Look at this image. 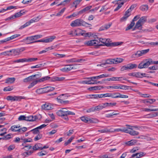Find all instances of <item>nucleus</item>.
<instances>
[{"instance_id":"obj_1","label":"nucleus","mask_w":158,"mask_h":158,"mask_svg":"<svg viewBox=\"0 0 158 158\" xmlns=\"http://www.w3.org/2000/svg\"><path fill=\"white\" fill-rule=\"evenodd\" d=\"M98 41H100V42L103 43V44H101L102 45L106 46L107 47L110 46H116L119 45H121L122 43V42H117L114 43H110V39H102V38H100L98 39Z\"/></svg>"},{"instance_id":"obj_2","label":"nucleus","mask_w":158,"mask_h":158,"mask_svg":"<svg viewBox=\"0 0 158 158\" xmlns=\"http://www.w3.org/2000/svg\"><path fill=\"white\" fill-rule=\"evenodd\" d=\"M65 78L63 77H54L51 78L48 76L42 77L40 79L38 80L39 82L44 81L50 79V81H51L55 82L56 81H61L64 80Z\"/></svg>"},{"instance_id":"obj_3","label":"nucleus","mask_w":158,"mask_h":158,"mask_svg":"<svg viewBox=\"0 0 158 158\" xmlns=\"http://www.w3.org/2000/svg\"><path fill=\"white\" fill-rule=\"evenodd\" d=\"M152 60L151 58L144 60L139 64L138 68L140 69L147 68L149 65L152 64Z\"/></svg>"},{"instance_id":"obj_4","label":"nucleus","mask_w":158,"mask_h":158,"mask_svg":"<svg viewBox=\"0 0 158 158\" xmlns=\"http://www.w3.org/2000/svg\"><path fill=\"white\" fill-rule=\"evenodd\" d=\"M56 114L59 116L62 117L63 116L68 115H74L75 113L73 112L66 110L65 108H62L61 109L59 110L56 112Z\"/></svg>"},{"instance_id":"obj_5","label":"nucleus","mask_w":158,"mask_h":158,"mask_svg":"<svg viewBox=\"0 0 158 158\" xmlns=\"http://www.w3.org/2000/svg\"><path fill=\"white\" fill-rule=\"evenodd\" d=\"M84 44L87 46H95L96 48H98L102 45L100 44V41L96 39L86 41Z\"/></svg>"},{"instance_id":"obj_6","label":"nucleus","mask_w":158,"mask_h":158,"mask_svg":"<svg viewBox=\"0 0 158 158\" xmlns=\"http://www.w3.org/2000/svg\"><path fill=\"white\" fill-rule=\"evenodd\" d=\"M42 17L40 16H38L37 17H35L30 20L26 22L20 28V29H22L25 27H26L30 25L31 23L34 22H36L39 21L41 18Z\"/></svg>"},{"instance_id":"obj_7","label":"nucleus","mask_w":158,"mask_h":158,"mask_svg":"<svg viewBox=\"0 0 158 158\" xmlns=\"http://www.w3.org/2000/svg\"><path fill=\"white\" fill-rule=\"evenodd\" d=\"M25 98L22 96H8L6 97V99L8 101H10L11 102H20L22 99H24Z\"/></svg>"},{"instance_id":"obj_8","label":"nucleus","mask_w":158,"mask_h":158,"mask_svg":"<svg viewBox=\"0 0 158 158\" xmlns=\"http://www.w3.org/2000/svg\"><path fill=\"white\" fill-rule=\"evenodd\" d=\"M80 64H74L71 65H66L65 67L60 69L62 72H68L70 71L72 69H77V67Z\"/></svg>"},{"instance_id":"obj_9","label":"nucleus","mask_w":158,"mask_h":158,"mask_svg":"<svg viewBox=\"0 0 158 158\" xmlns=\"http://www.w3.org/2000/svg\"><path fill=\"white\" fill-rule=\"evenodd\" d=\"M126 126H127V127H126V130H127V131L126 133H129L132 136H135L139 135V132L138 131L133 130L131 127V126L128 125H126Z\"/></svg>"},{"instance_id":"obj_10","label":"nucleus","mask_w":158,"mask_h":158,"mask_svg":"<svg viewBox=\"0 0 158 158\" xmlns=\"http://www.w3.org/2000/svg\"><path fill=\"white\" fill-rule=\"evenodd\" d=\"M81 120L85 123H97L98 122V119L94 118H90L87 117L82 116L81 118Z\"/></svg>"},{"instance_id":"obj_11","label":"nucleus","mask_w":158,"mask_h":158,"mask_svg":"<svg viewBox=\"0 0 158 158\" xmlns=\"http://www.w3.org/2000/svg\"><path fill=\"white\" fill-rule=\"evenodd\" d=\"M83 20L81 19H77L73 21L70 24L72 27L82 26Z\"/></svg>"},{"instance_id":"obj_12","label":"nucleus","mask_w":158,"mask_h":158,"mask_svg":"<svg viewBox=\"0 0 158 158\" xmlns=\"http://www.w3.org/2000/svg\"><path fill=\"white\" fill-rule=\"evenodd\" d=\"M56 38V36L54 35L50 36L47 38L44 39H41L40 40L34 41L35 43L38 42H42L44 43H50L52 42Z\"/></svg>"},{"instance_id":"obj_13","label":"nucleus","mask_w":158,"mask_h":158,"mask_svg":"<svg viewBox=\"0 0 158 158\" xmlns=\"http://www.w3.org/2000/svg\"><path fill=\"white\" fill-rule=\"evenodd\" d=\"M20 127L19 125H14L12 126L10 130L12 131H18L19 133H23L21 128H19Z\"/></svg>"},{"instance_id":"obj_14","label":"nucleus","mask_w":158,"mask_h":158,"mask_svg":"<svg viewBox=\"0 0 158 158\" xmlns=\"http://www.w3.org/2000/svg\"><path fill=\"white\" fill-rule=\"evenodd\" d=\"M52 106L48 102L45 103L41 106V109L43 110H48L52 109Z\"/></svg>"},{"instance_id":"obj_15","label":"nucleus","mask_w":158,"mask_h":158,"mask_svg":"<svg viewBox=\"0 0 158 158\" xmlns=\"http://www.w3.org/2000/svg\"><path fill=\"white\" fill-rule=\"evenodd\" d=\"M20 36V35L18 34H15L12 35L10 37H8L3 40L0 41V44L6 42L7 41H9L11 40H13L17 37H18Z\"/></svg>"},{"instance_id":"obj_16","label":"nucleus","mask_w":158,"mask_h":158,"mask_svg":"<svg viewBox=\"0 0 158 158\" xmlns=\"http://www.w3.org/2000/svg\"><path fill=\"white\" fill-rule=\"evenodd\" d=\"M38 75V74H36L32 75L26 78H25L23 79V82L25 83H27V82H30L31 81H32L34 79H33V78Z\"/></svg>"},{"instance_id":"obj_17","label":"nucleus","mask_w":158,"mask_h":158,"mask_svg":"<svg viewBox=\"0 0 158 158\" xmlns=\"http://www.w3.org/2000/svg\"><path fill=\"white\" fill-rule=\"evenodd\" d=\"M25 42L26 44H29L35 43L34 41L33 40L32 36L27 37L23 40Z\"/></svg>"},{"instance_id":"obj_18","label":"nucleus","mask_w":158,"mask_h":158,"mask_svg":"<svg viewBox=\"0 0 158 158\" xmlns=\"http://www.w3.org/2000/svg\"><path fill=\"white\" fill-rule=\"evenodd\" d=\"M68 97L65 94H62L61 95L58 96L57 99L58 102L60 103V102H62L64 100L67 99Z\"/></svg>"},{"instance_id":"obj_19","label":"nucleus","mask_w":158,"mask_h":158,"mask_svg":"<svg viewBox=\"0 0 158 158\" xmlns=\"http://www.w3.org/2000/svg\"><path fill=\"white\" fill-rule=\"evenodd\" d=\"M126 127H123L122 128H117L115 129H114L113 128H111V133L114 132H119L121 131L124 133H126L127 131Z\"/></svg>"},{"instance_id":"obj_20","label":"nucleus","mask_w":158,"mask_h":158,"mask_svg":"<svg viewBox=\"0 0 158 158\" xmlns=\"http://www.w3.org/2000/svg\"><path fill=\"white\" fill-rule=\"evenodd\" d=\"M110 75L109 74H103L97 76L93 77L91 79L98 80L99 79L105 77H110Z\"/></svg>"},{"instance_id":"obj_21","label":"nucleus","mask_w":158,"mask_h":158,"mask_svg":"<svg viewBox=\"0 0 158 158\" xmlns=\"http://www.w3.org/2000/svg\"><path fill=\"white\" fill-rule=\"evenodd\" d=\"M114 60L113 59H109L107 60L104 63L102 64H98V65L97 66H100L102 67H103V65H105L106 64H114Z\"/></svg>"},{"instance_id":"obj_22","label":"nucleus","mask_w":158,"mask_h":158,"mask_svg":"<svg viewBox=\"0 0 158 158\" xmlns=\"http://www.w3.org/2000/svg\"><path fill=\"white\" fill-rule=\"evenodd\" d=\"M145 154V153L143 152H141L133 154L132 155L131 157L132 158H139L143 156Z\"/></svg>"},{"instance_id":"obj_23","label":"nucleus","mask_w":158,"mask_h":158,"mask_svg":"<svg viewBox=\"0 0 158 158\" xmlns=\"http://www.w3.org/2000/svg\"><path fill=\"white\" fill-rule=\"evenodd\" d=\"M92 8L91 6H88L83 9L81 10L78 12V14H81L84 13L90 10Z\"/></svg>"},{"instance_id":"obj_24","label":"nucleus","mask_w":158,"mask_h":158,"mask_svg":"<svg viewBox=\"0 0 158 158\" xmlns=\"http://www.w3.org/2000/svg\"><path fill=\"white\" fill-rule=\"evenodd\" d=\"M37 119H38V117L36 115L34 116L30 115L26 117V121H33Z\"/></svg>"},{"instance_id":"obj_25","label":"nucleus","mask_w":158,"mask_h":158,"mask_svg":"<svg viewBox=\"0 0 158 158\" xmlns=\"http://www.w3.org/2000/svg\"><path fill=\"white\" fill-rule=\"evenodd\" d=\"M137 143L136 140L132 139L125 143V144L128 146H131L135 145Z\"/></svg>"},{"instance_id":"obj_26","label":"nucleus","mask_w":158,"mask_h":158,"mask_svg":"<svg viewBox=\"0 0 158 158\" xmlns=\"http://www.w3.org/2000/svg\"><path fill=\"white\" fill-rule=\"evenodd\" d=\"M98 131L100 132L101 133H111V128L110 129L108 128L107 127L103 129H101L99 130Z\"/></svg>"},{"instance_id":"obj_27","label":"nucleus","mask_w":158,"mask_h":158,"mask_svg":"<svg viewBox=\"0 0 158 158\" xmlns=\"http://www.w3.org/2000/svg\"><path fill=\"white\" fill-rule=\"evenodd\" d=\"M103 88L102 86H96L94 87H92L88 88V90L90 91L97 90H100Z\"/></svg>"},{"instance_id":"obj_28","label":"nucleus","mask_w":158,"mask_h":158,"mask_svg":"<svg viewBox=\"0 0 158 158\" xmlns=\"http://www.w3.org/2000/svg\"><path fill=\"white\" fill-rule=\"evenodd\" d=\"M15 77L8 78L5 80V83L7 84H12L15 81Z\"/></svg>"},{"instance_id":"obj_29","label":"nucleus","mask_w":158,"mask_h":158,"mask_svg":"<svg viewBox=\"0 0 158 158\" xmlns=\"http://www.w3.org/2000/svg\"><path fill=\"white\" fill-rule=\"evenodd\" d=\"M141 56L140 50H139L137 51L136 52L132 55L131 56V58H137Z\"/></svg>"},{"instance_id":"obj_30","label":"nucleus","mask_w":158,"mask_h":158,"mask_svg":"<svg viewBox=\"0 0 158 158\" xmlns=\"http://www.w3.org/2000/svg\"><path fill=\"white\" fill-rule=\"evenodd\" d=\"M42 145L40 143H37L35 144L33 147V150L36 151L39 149H41Z\"/></svg>"},{"instance_id":"obj_31","label":"nucleus","mask_w":158,"mask_h":158,"mask_svg":"<svg viewBox=\"0 0 158 158\" xmlns=\"http://www.w3.org/2000/svg\"><path fill=\"white\" fill-rule=\"evenodd\" d=\"M147 16H142L139 19L138 21L142 24H143L144 23L147 21Z\"/></svg>"},{"instance_id":"obj_32","label":"nucleus","mask_w":158,"mask_h":158,"mask_svg":"<svg viewBox=\"0 0 158 158\" xmlns=\"http://www.w3.org/2000/svg\"><path fill=\"white\" fill-rule=\"evenodd\" d=\"M22 15V13H21V11H20L16 13L14 15L9 17V19H14L16 18L19 17Z\"/></svg>"},{"instance_id":"obj_33","label":"nucleus","mask_w":158,"mask_h":158,"mask_svg":"<svg viewBox=\"0 0 158 158\" xmlns=\"http://www.w3.org/2000/svg\"><path fill=\"white\" fill-rule=\"evenodd\" d=\"M127 65L129 70H131L136 68L137 67V65L136 64L130 63L128 64Z\"/></svg>"},{"instance_id":"obj_34","label":"nucleus","mask_w":158,"mask_h":158,"mask_svg":"<svg viewBox=\"0 0 158 158\" xmlns=\"http://www.w3.org/2000/svg\"><path fill=\"white\" fill-rule=\"evenodd\" d=\"M36 92L38 94H41L46 93V92L45 87L37 89L36 91Z\"/></svg>"},{"instance_id":"obj_35","label":"nucleus","mask_w":158,"mask_h":158,"mask_svg":"<svg viewBox=\"0 0 158 158\" xmlns=\"http://www.w3.org/2000/svg\"><path fill=\"white\" fill-rule=\"evenodd\" d=\"M72 62H80L82 63L85 61V60L80 59H77L75 58L71 59Z\"/></svg>"},{"instance_id":"obj_36","label":"nucleus","mask_w":158,"mask_h":158,"mask_svg":"<svg viewBox=\"0 0 158 158\" xmlns=\"http://www.w3.org/2000/svg\"><path fill=\"white\" fill-rule=\"evenodd\" d=\"M38 82H39V81L38 80H35L33 81L29 85V86H28V88L30 89L33 87L35 85H36Z\"/></svg>"},{"instance_id":"obj_37","label":"nucleus","mask_w":158,"mask_h":158,"mask_svg":"<svg viewBox=\"0 0 158 158\" xmlns=\"http://www.w3.org/2000/svg\"><path fill=\"white\" fill-rule=\"evenodd\" d=\"M113 81H122L123 80H126V78H124L123 77H113Z\"/></svg>"},{"instance_id":"obj_38","label":"nucleus","mask_w":158,"mask_h":158,"mask_svg":"<svg viewBox=\"0 0 158 158\" xmlns=\"http://www.w3.org/2000/svg\"><path fill=\"white\" fill-rule=\"evenodd\" d=\"M140 8L142 11H147L148 9V6L147 5H143L140 7Z\"/></svg>"},{"instance_id":"obj_39","label":"nucleus","mask_w":158,"mask_h":158,"mask_svg":"<svg viewBox=\"0 0 158 158\" xmlns=\"http://www.w3.org/2000/svg\"><path fill=\"white\" fill-rule=\"evenodd\" d=\"M71 1V0H64L60 3L58 4L57 6H59L60 5L65 6L66 4L69 3Z\"/></svg>"},{"instance_id":"obj_40","label":"nucleus","mask_w":158,"mask_h":158,"mask_svg":"<svg viewBox=\"0 0 158 158\" xmlns=\"http://www.w3.org/2000/svg\"><path fill=\"white\" fill-rule=\"evenodd\" d=\"M149 49L140 50L141 56H142L146 54L149 52Z\"/></svg>"},{"instance_id":"obj_41","label":"nucleus","mask_w":158,"mask_h":158,"mask_svg":"<svg viewBox=\"0 0 158 158\" xmlns=\"http://www.w3.org/2000/svg\"><path fill=\"white\" fill-rule=\"evenodd\" d=\"M146 75L145 73H140L139 72L135 73V77L138 78H142Z\"/></svg>"},{"instance_id":"obj_42","label":"nucleus","mask_w":158,"mask_h":158,"mask_svg":"<svg viewBox=\"0 0 158 158\" xmlns=\"http://www.w3.org/2000/svg\"><path fill=\"white\" fill-rule=\"evenodd\" d=\"M142 111H154L158 110V108L150 109L148 108L142 109Z\"/></svg>"},{"instance_id":"obj_43","label":"nucleus","mask_w":158,"mask_h":158,"mask_svg":"<svg viewBox=\"0 0 158 158\" xmlns=\"http://www.w3.org/2000/svg\"><path fill=\"white\" fill-rule=\"evenodd\" d=\"M114 60V64H117V63H118L121 62H122L123 61V59L121 58H116L115 59H113Z\"/></svg>"},{"instance_id":"obj_44","label":"nucleus","mask_w":158,"mask_h":158,"mask_svg":"<svg viewBox=\"0 0 158 158\" xmlns=\"http://www.w3.org/2000/svg\"><path fill=\"white\" fill-rule=\"evenodd\" d=\"M79 83L81 84H94V82H91V81H80Z\"/></svg>"},{"instance_id":"obj_45","label":"nucleus","mask_w":158,"mask_h":158,"mask_svg":"<svg viewBox=\"0 0 158 158\" xmlns=\"http://www.w3.org/2000/svg\"><path fill=\"white\" fill-rule=\"evenodd\" d=\"M45 89L46 93H48L51 91H52L54 89V87L50 86L45 87Z\"/></svg>"},{"instance_id":"obj_46","label":"nucleus","mask_w":158,"mask_h":158,"mask_svg":"<svg viewBox=\"0 0 158 158\" xmlns=\"http://www.w3.org/2000/svg\"><path fill=\"white\" fill-rule=\"evenodd\" d=\"M87 97L89 99H97V94L88 95Z\"/></svg>"},{"instance_id":"obj_47","label":"nucleus","mask_w":158,"mask_h":158,"mask_svg":"<svg viewBox=\"0 0 158 158\" xmlns=\"http://www.w3.org/2000/svg\"><path fill=\"white\" fill-rule=\"evenodd\" d=\"M124 2H125L123 1H121V3L118 4V6L115 9H114V11H116L118 10L122 6V5H123V4L124 3Z\"/></svg>"},{"instance_id":"obj_48","label":"nucleus","mask_w":158,"mask_h":158,"mask_svg":"<svg viewBox=\"0 0 158 158\" xmlns=\"http://www.w3.org/2000/svg\"><path fill=\"white\" fill-rule=\"evenodd\" d=\"M135 24V22L132 21L131 22V23L127 27L126 29V30L127 31L131 29L132 27L134 26Z\"/></svg>"},{"instance_id":"obj_49","label":"nucleus","mask_w":158,"mask_h":158,"mask_svg":"<svg viewBox=\"0 0 158 158\" xmlns=\"http://www.w3.org/2000/svg\"><path fill=\"white\" fill-rule=\"evenodd\" d=\"M13 87L12 86H8L5 87L3 89L4 91H9L12 90L13 89Z\"/></svg>"},{"instance_id":"obj_50","label":"nucleus","mask_w":158,"mask_h":158,"mask_svg":"<svg viewBox=\"0 0 158 158\" xmlns=\"http://www.w3.org/2000/svg\"><path fill=\"white\" fill-rule=\"evenodd\" d=\"M11 53V50L6 51L1 53V55H4V56H9L10 55Z\"/></svg>"},{"instance_id":"obj_51","label":"nucleus","mask_w":158,"mask_h":158,"mask_svg":"<svg viewBox=\"0 0 158 158\" xmlns=\"http://www.w3.org/2000/svg\"><path fill=\"white\" fill-rule=\"evenodd\" d=\"M74 139V137L73 136H71L70 138L67 141L65 142L64 143L65 146L69 144L70 143L72 140Z\"/></svg>"},{"instance_id":"obj_52","label":"nucleus","mask_w":158,"mask_h":158,"mask_svg":"<svg viewBox=\"0 0 158 158\" xmlns=\"http://www.w3.org/2000/svg\"><path fill=\"white\" fill-rule=\"evenodd\" d=\"M11 53H13V54H14L15 55H19L20 54V53L19 52V50L18 48L16 49H13L11 50Z\"/></svg>"},{"instance_id":"obj_53","label":"nucleus","mask_w":158,"mask_h":158,"mask_svg":"<svg viewBox=\"0 0 158 158\" xmlns=\"http://www.w3.org/2000/svg\"><path fill=\"white\" fill-rule=\"evenodd\" d=\"M96 111H98L101 110L103 108L102 105H99L98 106L95 107Z\"/></svg>"},{"instance_id":"obj_54","label":"nucleus","mask_w":158,"mask_h":158,"mask_svg":"<svg viewBox=\"0 0 158 158\" xmlns=\"http://www.w3.org/2000/svg\"><path fill=\"white\" fill-rule=\"evenodd\" d=\"M142 24L138 21L137 22L135 27V28L139 29V28L142 26Z\"/></svg>"},{"instance_id":"obj_55","label":"nucleus","mask_w":158,"mask_h":158,"mask_svg":"<svg viewBox=\"0 0 158 158\" xmlns=\"http://www.w3.org/2000/svg\"><path fill=\"white\" fill-rule=\"evenodd\" d=\"M39 129L37 127L31 130L30 131L32 132L34 134H38L39 132Z\"/></svg>"},{"instance_id":"obj_56","label":"nucleus","mask_w":158,"mask_h":158,"mask_svg":"<svg viewBox=\"0 0 158 158\" xmlns=\"http://www.w3.org/2000/svg\"><path fill=\"white\" fill-rule=\"evenodd\" d=\"M82 26L86 27H91L92 25L91 24L88 23L83 21Z\"/></svg>"},{"instance_id":"obj_57","label":"nucleus","mask_w":158,"mask_h":158,"mask_svg":"<svg viewBox=\"0 0 158 158\" xmlns=\"http://www.w3.org/2000/svg\"><path fill=\"white\" fill-rule=\"evenodd\" d=\"M47 153V152L45 151H42L38 153V155L40 156H43L46 155Z\"/></svg>"},{"instance_id":"obj_58","label":"nucleus","mask_w":158,"mask_h":158,"mask_svg":"<svg viewBox=\"0 0 158 158\" xmlns=\"http://www.w3.org/2000/svg\"><path fill=\"white\" fill-rule=\"evenodd\" d=\"M27 62H31L35 61L38 60L37 58H29L27 59Z\"/></svg>"},{"instance_id":"obj_59","label":"nucleus","mask_w":158,"mask_h":158,"mask_svg":"<svg viewBox=\"0 0 158 158\" xmlns=\"http://www.w3.org/2000/svg\"><path fill=\"white\" fill-rule=\"evenodd\" d=\"M19 121L25 120L26 121V117L24 115H20L18 118Z\"/></svg>"},{"instance_id":"obj_60","label":"nucleus","mask_w":158,"mask_h":158,"mask_svg":"<svg viewBox=\"0 0 158 158\" xmlns=\"http://www.w3.org/2000/svg\"><path fill=\"white\" fill-rule=\"evenodd\" d=\"M127 70H129L127 64L126 65L123 66L120 69V71H121Z\"/></svg>"},{"instance_id":"obj_61","label":"nucleus","mask_w":158,"mask_h":158,"mask_svg":"<svg viewBox=\"0 0 158 158\" xmlns=\"http://www.w3.org/2000/svg\"><path fill=\"white\" fill-rule=\"evenodd\" d=\"M96 111L95 107L88 109L86 112L87 113H90Z\"/></svg>"},{"instance_id":"obj_62","label":"nucleus","mask_w":158,"mask_h":158,"mask_svg":"<svg viewBox=\"0 0 158 158\" xmlns=\"http://www.w3.org/2000/svg\"><path fill=\"white\" fill-rule=\"evenodd\" d=\"M42 138V135L40 134H38L35 138L34 140L35 141L38 140Z\"/></svg>"},{"instance_id":"obj_63","label":"nucleus","mask_w":158,"mask_h":158,"mask_svg":"<svg viewBox=\"0 0 158 158\" xmlns=\"http://www.w3.org/2000/svg\"><path fill=\"white\" fill-rule=\"evenodd\" d=\"M128 17V16L127 15L125 14L121 18L120 21L121 22H123V21H126Z\"/></svg>"},{"instance_id":"obj_64","label":"nucleus","mask_w":158,"mask_h":158,"mask_svg":"<svg viewBox=\"0 0 158 158\" xmlns=\"http://www.w3.org/2000/svg\"><path fill=\"white\" fill-rule=\"evenodd\" d=\"M65 9V8H64L62 9L59 12L56 14V16H60L61 14L64 12Z\"/></svg>"}]
</instances>
